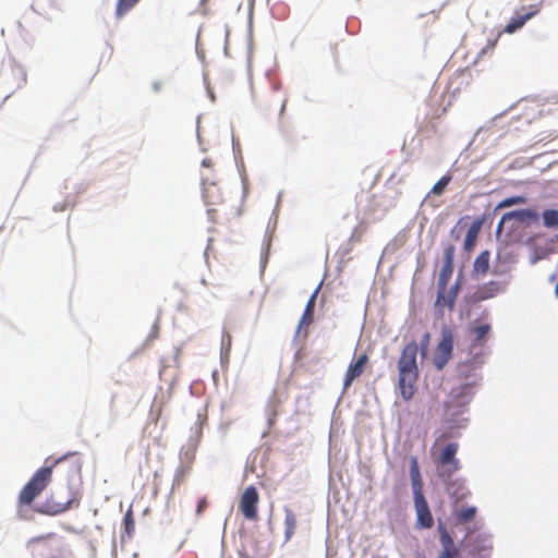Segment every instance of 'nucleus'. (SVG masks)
I'll list each match as a JSON object with an SVG mask.
<instances>
[{
	"instance_id": "ddd939ff",
	"label": "nucleus",
	"mask_w": 558,
	"mask_h": 558,
	"mask_svg": "<svg viewBox=\"0 0 558 558\" xmlns=\"http://www.w3.org/2000/svg\"><path fill=\"white\" fill-rule=\"evenodd\" d=\"M490 253L483 251L478 254L473 263V276H486L489 270Z\"/></svg>"
},
{
	"instance_id": "423d86ee",
	"label": "nucleus",
	"mask_w": 558,
	"mask_h": 558,
	"mask_svg": "<svg viewBox=\"0 0 558 558\" xmlns=\"http://www.w3.org/2000/svg\"><path fill=\"white\" fill-rule=\"evenodd\" d=\"M259 495L254 486H248L244 489L240 499V510L243 517L250 521L257 520V505Z\"/></svg>"
},
{
	"instance_id": "412c9836",
	"label": "nucleus",
	"mask_w": 558,
	"mask_h": 558,
	"mask_svg": "<svg viewBox=\"0 0 558 558\" xmlns=\"http://www.w3.org/2000/svg\"><path fill=\"white\" fill-rule=\"evenodd\" d=\"M542 217L546 228H558V209H546Z\"/></svg>"
},
{
	"instance_id": "473e14b6",
	"label": "nucleus",
	"mask_w": 558,
	"mask_h": 558,
	"mask_svg": "<svg viewBox=\"0 0 558 558\" xmlns=\"http://www.w3.org/2000/svg\"><path fill=\"white\" fill-rule=\"evenodd\" d=\"M458 557V550L457 549H442L438 558H457Z\"/></svg>"
},
{
	"instance_id": "9d476101",
	"label": "nucleus",
	"mask_w": 558,
	"mask_h": 558,
	"mask_svg": "<svg viewBox=\"0 0 558 558\" xmlns=\"http://www.w3.org/2000/svg\"><path fill=\"white\" fill-rule=\"evenodd\" d=\"M460 291V283L456 282L450 289L446 287L444 290L437 288V298L435 302L436 307H448L453 310L454 303Z\"/></svg>"
},
{
	"instance_id": "4c0bfd02",
	"label": "nucleus",
	"mask_w": 558,
	"mask_h": 558,
	"mask_svg": "<svg viewBox=\"0 0 558 558\" xmlns=\"http://www.w3.org/2000/svg\"><path fill=\"white\" fill-rule=\"evenodd\" d=\"M185 473L184 471H181L175 475L174 482L180 485V483L184 480Z\"/></svg>"
},
{
	"instance_id": "9b49d317",
	"label": "nucleus",
	"mask_w": 558,
	"mask_h": 558,
	"mask_svg": "<svg viewBox=\"0 0 558 558\" xmlns=\"http://www.w3.org/2000/svg\"><path fill=\"white\" fill-rule=\"evenodd\" d=\"M514 220L522 225H532L538 221V214L536 210L526 208L506 213L501 217V222Z\"/></svg>"
},
{
	"instance_id": "72a5a7b5",
	"label": "nucleus",
	"mask_w": 558,
	"mask_h": 558,
	"mask_svg": "<svg viewBox=\"0 0 558 558\" xmlns=\"http://www.w3.org/2000/svg\"><path fill=\"white\" fill-rule=\"evenodd\" d=\"M54 536L53 533H48L46 535H39V536H35L33 538L29 539L28 544H36V543H40V542H44V541H47V539H50Z\"/></svg>"
},
{
	"instance_id": "cd10ccee",
	"label": "nucleus",
	"mask_w": 558,
	"mask_h": 558,
	"mask_svg": "<svg viewBox=\"0 0 558 558\" xmlns=\"http://www.w3.org/2000/svg\"><path fill=\"white\" fill-rule=\"evenodd\" d=\"M490 331V325L482 324L473 328V333L475 336L476 342H482L486 339Z\"/></svg>"
},
{
	"instance_id": "c9c22d12",
	"label": "nucleus",
	"mask_w": 558,
	"mask_h": 558,
	"mask_svg": "<svg viewBox=\"0 0 558 558\" xmlns=\"http://www.w3.org/2000/svg\"><path fill=\"white\" fill-rule=\"evenodd\" d=\"M70 505H71V501H68L66 504L64 505H58L56 507V509H53L52 511H50L49 513L51 514H57V513H61V512H64L66 511L69 508H70Z\"/></svg>"
},
{
	"instance_id": "c85d7f7f",
	"label": "nucleus",
	"mask_w": 558,
	"mask_h": 558,
	"mask_svg": "<svg viewBox=\"0 0 558 558\" xmlns=\"http://www.w3.org/2000/svg\"><path fill=\"white\" fill-rule=\"evenodd\" d=\"M411 483H412V490H413L414 501L426 499L424 494H423V481H422V478L413 480V481H411Z\"/></svg>"
},
{
	"instance_id": "79ce46f5",
	"label": "nucleus",
	"mask_w": 558,
	"mask_h": 558,
	"mask_svg": "<svg viewBox=\"0 0 558 558\" xmlns=\"http://www.w3.org/2000/svg\"><path fill=\"white\" fill-rule=\"evenodd\" d=\"M555 294H556V296L558 298V281H557V284H556V287H555Z\"/></svg>"
},
{
	"instance_id": "bb28decb",
	"label": "nucleus",
	"mask_w": 558,
	"mask_h": 558,
	"mask_svg": "<svg viewBox=\"0 0 558 558\" xmlns=\"http://www.w3.org/2000/svg\"><path fill=\"white\" fill-rule=\"evenodd\" d=\"M525 202H526V198L524 196H521V195L511 196V197H508V198H505L504 201H501L497 205L496 209H501V208L510 207L513 205L524 204Z\"/></svg>"
},
{
	"instance_id": "6ab92c4d",
	"label": "nucleus",
	"mask_w": 558,
	"mask_h": 558,
	"mask_svg": "<svg viewBox=\"0 0 558 558\" xmlns=\"http://www.w3.org/2000/svg\"><path fill=\"white\" fill-rule=\"evenodd\" d=\"M452 272L453 265L442 264V267L438 275L437 288L444 290L446 287H448Z\"/></svg>"
},
{
	"instance_id": "f8f14e48",
	"label": "nucleus",
	"mask_w": 558,
	"mask_h": 558,
	"mask_svg": "<svg viewBox=\"0 0 558 558\" xmlns=\"http://www.w3.org/2000/svg\"><path fill=\"white\" fill-rule=\"evenodd\" d=\"M416 511V525L420 529H430L434 524V519L428 507L426 499L414 501Z\"/></svg>"
},
{
	"instance_id": "aec40b11",
	"label": "nucleus",
	"mask_w": 558,
	"mask_h": 558,
	"mask_svg": "<svg viewBox=\"0 0 558 558\" xmlns=\"http://www.w3.org/2000/svg\"><path fill=\"white\" fill-rule=\"evenodd\" d=\"M32 8L40 15H48L54 9L53 0H34Z\"/></svg>"
},
{
	"instance_id": "6e6552de",
	"label": "nucleus",
	"mask_w": 558,
	"mask_h": 558,
	"mask_svg": "<svg viewBox=\"0 0 558 558\" xmlns=\"http://www.w3.org/2000/svg\"><path fill=\"white\" fill-rule=\"evenodd\" d=\"M505 290V284L500 281L490 280L478 286L473 294V299L476 302L485 301L497 296Z\"/></svg>"
},
{
	"instance_id": "2eb2a0df",
	"label": "nucleus",
	"mask_w": 558,
	"mask_h": 558,
	"mask_svg": "<svg viewBox=\"0 0 558 558\" xmlns=\"http://www.w3.org/2000/svg\"><path fill=\"white\" fill-rule=\"evenodd\" d=\"M537 13V10H529L527 12L513 17L505 27V32L513 33L517 29L521 28L527 20L534 16Z\"/></svg>"
},
{
	"instance_id": "0eeeda50",
	"label": "nucleus",
	"mask_w": 558,
	"mask_h": 558,
	"mask_svg": "<svg viewBox=\"0 0 558 558\" xmlns=\"http://www.w3.org/2000/svg\"><path fill=\"white\" fill-rule=\"evenodd\" d=\"M203 198L207 206H219L225 203V194L222 189L215 180L209 177H202Z\"/></svg>"
},
{
	"instance_id": "f03ea898",
	"label": "nucleus",
	"mask_w": 558,
	"mask_h": 558,
	"mask_svg": "<svg viewBox=\"0 0 558 558\" xmlns=\"http://www.w3.org/2000/svg\"><path fill=\"white\" fill-rule=\"evenodd\" d=\"M61 457L52 462L51 465L43 466L37 470L31 480L25 484L19 495L20 506H31L32 502L47 488L52 477L53 468L63 461Z\"/></svg>"
},
{
	"instance_id": "c756f323",
	"label": "nucleus",
	"mask_w": 558,
	"mask_h": 558,
	"mask_svg": "<svg viewBox=\"0 0 558 558\" xmlns=\"http://www.w3.org/2000/svg\"><path fill=\"white\" fill-rule=\"evenodd\" d=\"M12 71L16 74V87H21L26 84V72L21 65H12Z\"/></svg>"
},
{
	"instance_id": "58836bf2",
	"label": "nucleus",
	"mask_w": 558,
	"mask_h": 558,
	"mask_svg": "<svg viewBox=\"0 0 558 558\" xmlns=\"http://www.w3.org/2000/svg\"><path fill=\"white\" fill-rule=\"evenodd\" d=\"M429 337H430L429 333H425L424 341L422 343L423 344V350H425V348L427 347L428 341H429Z\"/></svg>"
},
{
	"instance_id": "b1692460",
	"label": "nucleus",
	"mask_w": 558,
	"mask_h": 558,
	"mask_svg": "<svg viewBox=\"0 0 558 558\" xmlns=\"http://www.w3.org/2000/svg\"><path fill=\"white\" fill-rule=\"evenodd\" d=\"M477 545H474V551L482 556H486L489 554L492 549V542L487 536L478 537L476 539Z\"/></svg>"
},
{
	"instance_id": "20e7f679",
	"label": "nucleus",
	"mask_w": 558,
	"mask_h": 558,
	"mask_svg": "<svg viewBox=\"0 0 558 558\" xmlns=\"http://www.w3.org/2000/svg\"><path fill=\"white\" fill-rule=\"evenodd\" d=\"M453 350V332L450 328L445 327L441 330V340L436 347L434 353V364L438 369H442L452 356Z\"/></svg>"
},
{
	"instance_id": "393cba45",
	"label": "nucleus",
	"mask_w": 558,
	"mask_h": 558,
	"mask_svg": "<svg viewBox=\"0 0 558 558\" xmlns=\"http://www.w3.org/2000/svg\"><path fill=\"white\" fill-rule=\"evenodd\" d=\"M140 0H118L116 8V15L123 16L129 12Z\"/></svg>"
},
{
	"instance_id": "ea45409f",
	"label": "nucleus",
	"mask_w": 558,
	"mask_h": 558,
	"mask_svg": "<svg viewBox=\"0 0 558 558\" xmlns=\"http://www.w3.org/2000/svg\"><path fill=\"white\" fill-rule=\"evenodd\" d=\"M202 163H203V166H204V167H206V168L211 167V160H210V159H204Z\"/></svg>"
},
{
	"instance_id": "4be33fe9",
	"label": "nucleus",
	"mask_w": 558,
	"mask_h": 558,
	"mask_svg": "<svg viewBox=\"0 0 558 558\" xmlns=\"http://www.w3.org/2000/svg\"><path fill=\"white\" fill-rule=\"evenodd\" d=\"M438 532L440 536V543L442 545V549H457L453 543L452 537L448 533L446 526L442 523L438 525Z\"/></svg>"
},
{
	"instance_id": "f704fd0d",
	"label": "nucleus",
	"mask_w": 558,
	"mask_h": 558,
	"mask_svg": "<svg viewBox=\"0 0 558 558\" xmlns=\"http://www.w3.org/2000/svg\"><path fill=\"white\" fill-rule=\"evenodd\" d=\"M500 37V33L492 40H488L485 48L482 49V53H486L489 50H493L498 41V38Z\"/></svg>"
},
{
	"instance_id": "f3484780",
	"label": "nucleus",
	"mask_w": 558,
	"mask_h": 558,
	"mask_svg": "<svg viewBox=\"0 0 558 558\" xmlns=\"http://www.w3.org/2000/svg\"><path fill=\"white\" fill-rule=\"evenodd\" d=\"M296 515L290 508H284V536L289 541L296 530Z\"/></svg>"
},
{
	"instance_id": "7ed1b4c3",
	"label": "nucleus",
	"mask_w": 558,
	"mask_h": 558,
	"mask_svg": "<svg viewBox=\"0 0 558 558\" xmlns=\"http://www.w3.org/2000/svg\"><path fill=\"white\" fill-rule=\"evenodd\" d=\"M458 450V442H449L437 454L433 452L439 478L449 480L461 469L460 461L457 459Z\"/></svg>"
},
{
	"instance_id": "2f4dec72",
	"label": "nucleus",
	"mask_w": 558,
	"mask_h": 558,
	"mask_svg": "<svg viewBox=\"0 0 558 558\" xmlns=\"http://www.w3.org/2000/svg\"><path fill=\"white\" fill-rule=\"evenodd\" d=\"M454 247L449 245L444 252V264L453 265Z\"/></svg>"
},
{
	"instance_id": "dca6fc26",
	"label": "nucleus",
	"mask_w": 558,
	"mask_h": 558,
	"mask_svg": "<svg viewBox=\"0 0 558 558\" xmlns=\"http://www.w3.org/2000/svg\"><path fill=\"white\" fill-rule=\"evenodd\" d=\"M481 226H482L481 221H474L470 226V228L466 232L465 239H464V250L466 252H471L474 248L480 230H481Z\"/></svg>"
},
{
	"instance_id": "5701e85b",
	"label": "nucleus",
	"mask_w": 558,
	"mask_h": 558,
	"mask_svg": "<svg viewBox=\"0 0 558 558\" xmlns=\"http://www.w3.org/2000/svg\"><path fill=\"white\" fill-rule=\"evenodd\" d=\"M475 507H468L456 512V519L459 523H468L472 521L476 515Z\"/></svg>"
},
{
	"instance_id": "1a4fd4ad",
	"label": "nucleus",
	"mask_w": 558,
	"mask_h": 558,
	"mask_svg": "<svg viewBox=\"0 0 558 558\" xmlns=\"http://www.w3.org/2000/svg\"><path fill=\"white\" fill-rule=\"evenodd\" d=\"M442 482L446 485V492L452 499H454L456 502L462 501L470 496V490L468 489L464 480H453L450 477L449 480H442Z\"/></svg>"
},
{
	"instance_id": "7c9ffc66",
	"label": "nucleus",
	"mask_w": 558,
	"mask_h": 558,
	"mask_svg": "<svg viewBox=\"0 0 558 558\" xmlns=\"http://www.w3.org/2000/svg\"><path fill=\"white\" fill-rule=\"evenodd\" d=\"M410 477L411 481L422 478L416 457L410 459Z\"/></svg>"
},
{
	"instance_id": "a19ab883",
	"label": "nucleus",
	"mask_w": 558,
	"mask_h": 558,
	"mask_svg": "<svg viewBox=\"0 0 558 558\" xmlns=\"http://www.w3.org/2000/svg\"><path fill=\"white\" fill-rule=\"evenodd\" d=\"M505 223H506V222H501V220L499 221L498 227H497V231H498V232H500V231H501V229H502V227H504V225H505Z\"/></svg>"
},
{
	"instance_id": "39448f33",
	"label": "nucleus",
	"mask_w": 558,
	"mask_h": 558,
	"mask_svg": "<svg viewBox=\"0 0 558 558\" xmlns=\"http://www.w3.org/2000/svg\"><path fill=\"white\" fill-rule=\"evenodd\" d=\"M368 363L369 356L366 352L354 355L344 374L343 391H347L352 386L353 381L365 372Z\"/></svg>"
},
{
	"instance_id": "f257e3e1",
	"label": "nucleus",
	"mask_w": 558,
	"mask_h": 558,
	"mask_svg": "<svg viewBox=\"0 0 558 558\" xmlns=\"http://www.w3.org/2000/svg\"><path fill=\"white\" fill-rule=\"evenodd\" d=\"M418 345L411 341L404 345L398 360V388L403 400H411L416 391L418 366L416 362Z\"/></svg>"
},
{
	"instance_id": "a211bd4d",
	"label": "nucleus",
	"mask_w": 558,
	"mask_h": 558,
	"mask_svg": "<svg viewBox=\"0 0 558 558\" xmlns=\"http://www.w3.org/2000/svg\"><path fill=\"white\" fill-rule=\"evenodd\" d=\"M123 530L124 533L121 536L122 541H124V537L131 539L135 532V520L131 509H129L123 517Z\"/></svg>"
},
{
	"instance_id": "a878e982",
	"label": "nucleus",
	"mask_w": 558,
	"mask_h": 558,
	"mask_svg": "<svg viewBox=\"0 0 558 558\" xmlns=\"http://www.w3.org/2000/svg\"><path fill=\"white\" fill-rule=\"evenodd\" d=\"M450 181H451V175L446 174V175L441 177L434 184V186L432 187L430 193H433L434 195H441L444 193V191L446 190L447 185L450 183Z\"/></svg>"
},
{
	"instance_id": "e433bc0d",
	"label": "nucleus",
	"mask_w": 558,
	"mask_h": 558,
	"mask_svg": "<svg viewBox=\"0 0 558 558\" xmlns=\"http://www.w3.org/2000/svg\"><path fill=\"white\" fill-rule=\"evenodd\" d=\"M206 507H207V500H206V498H202L197 505V509H196L197 515L202 514V512L205 510Z\"/></svg>"
},
{
	"instance_id": "4468645a",
	"label": "nucleus",
	"mask_w": 558,
	"mask_h": 558,
	"mask_svg": "<svg viewBox=\"0 0 558 558\" xmlns=\"http://www.w3.org/2000/svg\"><path fill=\"white\" fill-rule=\"evenodd\" d=\"M317 293H318V289H316L314 291V293L312 294V296L307 301V304L305 306L304 313H303L302 318H301V320L299 323V327H298V330H296L298 335H299V332H300V330H301V328L303 326L308 327L313 323V319H314V307H315V302H316Z\"/></svg>"
},
{
	"instance_id": "37998d69",
	"label": "nucleus",
	"mask_w": 558,
	"mask_h": 558,
	"mask_svg": "<svg viewBox=\"0 0 558 558\" xmlns=\"http://www.w3.org/2000/svg\"><path fill=\"white\" fill-rule=\"evenodd\" d=\"M213 213H215V209H208L209 215H211Z\"/></svg>"
}]
</instances>
